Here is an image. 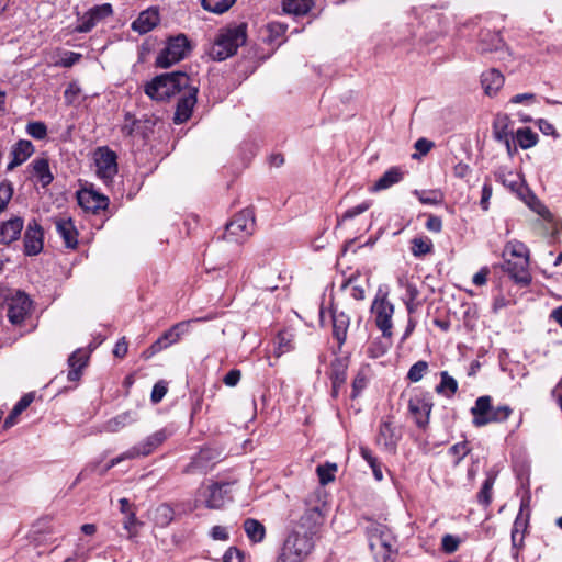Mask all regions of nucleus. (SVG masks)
Wrapping results in <instances>:
<instances>
[{"label":"nucleus","mask_w":562,"mask_h":562,"mask_svg":"<svg viewBox=\"0 0 562 562\" xmlns=\"http://www.w3.org/2000/svg\"><path fill=\"white\" fill-rule=\"evenodd\" d=\"M247 26L245 24L222 27L216 33L207 54L213 60L222 61L237 53L246 43Z\"/></svg>","instance_id":"nucleus-1"},{"label":"nucleus","mask_w":562,"mask_h":562,"mask_svg":"<svg viewBox=\"0 0 562 562\" xmlns=\"http://www.w3.org/2000/svg\"><path fill=\"white\" fill-rule=\"evenodd\" d=\"M192 83L191 78L181 71L156 76L145 86V93L156 101H166L182 93Z\"/></svg>","instance_id":"nucleus-2"},{"label":"nucleus","mask_w":562,"mask_h":562,"mask_svg":"<svg viewBox=\"0 0 562 562\" xmlns=\"http://www.w3.org/2000/svg\"><path fill=\"white\" fill-rule=\"evenodd\" d=\"M364 531L375 562H394L395 540L390 529L385 525L368 520Z\"/></svg>","instance_id":"nucleus-3"},{"label":"nucleus","mask_w":562,"mask_h":562,"mask_svg":"<svg viewBox=\"0 0 562 562\" xmlns=\"http://www.w3.org/2000/svg\"><path fill=\"white\" fill-rule=\"evenodd\" d=\"M314 549L312 536L290 530L274 562H303Z\"/></svg>","instance_id":"nucleus-4"},{"label":"nucleus","mask_w":562,"mask_h":562,"mask_svg":"<svg viewBox=\"0 0 562 562\" xmlns=\"http://www.w3.org/2000/svg\"><path fill=\"white\" fill-rule=\"evenodd\" d=\"M170 436V432H168L166 429H161L159 431L154 432L153 435L148 436L143 442L139 445L131 448L126 452L122 453L121 456L113 458L109 461V463L100 471V474H105L110 469L117 465L120 462H122L125 459H133L138 457H146L150 454L155 449H157L168 437Z\"/></svg>","instance_id":"nucleus-5"},{"label":"nucleus","mask_w":562,"mask_h":562,"mask_svg":"<svg viewBox=\"0 0 562 562\" xmlns=\"http://www.w3.org/2000/svg\"><path fill=\"white\" fill-rule=\"evenodd\" d=\"M255 214L250 209H245L237 213L234 218L226 224L224 237L227 240L243 243L255 231Z\"/></svg>","instance_id":"nucleus-6"},{"label":"nucleus","mask_w":562,"mask_h":562,"mask_svg":"<svg viewBox=\"0 0 562 562\" xmlns=\"http://www.w3.org/2000/svg\"><path fill=\"white\" fill-rule=\"evenodd\" d=\"M190 49L189 41L186 35L179 34L170 37L166 47L158 54L156 65L160 68H168L182 60Z\"/></svg>","instance_id":"nucleus-7"},{"label":"nucleus","mask_w":562,"mask_h":562,"mask_svg":"<svg viewBox=\"0 0 562 562\" xmlns=\"http://www.w3.org/2000/svg\"><path fill=\"white\" fill-rule=\"evenodd\" d=\"M324 521V515L318 507H308L303 514L291 521L290 530L297 531V533L314 536L318 532Z\"/></svg>","instance_id":"nucleus-8"},{"label":"nucleus","mask_w":562,"mask_h":562,"mask_svg":"<svg viewBox=\"0 0 562 562\" xmlns=\"http://www.w3.org/2000/svg\"><path fill=\"white\" fill-rule=\"evenodd\" d=\"M372 313L375 316V324L382 331L383 337L391 339L392 337V316L394 314V305L387 301L386 296L375 297L372 304Z\"/></svg>","instance_id":"nucleus-9"},{"label":"nucleus","mask_w":562,"mask_h":562,"mask_svg":"<svg viewBox=\"0 0 562 562\" xmlns=\"http://www.w3.org/2000/svg\"><path fill=\"white\" fill-rule=\"evenodd\" d=\"M189 323L190 322H180L175 324L172 327L166 330L148 349H146L142 357L144 359H149L155 353L160 352L161 350L176 344L180 339L181 335L188 330Z\"/></svg>","instance_id":"nucleus-10"},{"label":"nucleus","mask_w":562,"mask_h":562,"mask_svg":"<svg viewBox=\"0 0 562 562\" xmlns=\"http://www.w3.org/2000/svg\"><path fill=\"white\" fill-rule=\"evenodd\" d=\"M116 154L108 147H100L94 154L97 175L105 183L117 173Z\"/></svg>","instance_id":"nucleus-11"},{"label":"nucleus","mask_w":562,"mask_h":562,"mask_svg":"<svg viewBox=\"0 0 562 562\" xmlns=\"http://www.w3.org/2000/svg\"><path fill=\"white\" fill-rule=\"evenodd\" d=\"M221 459V451L212 448L201 449L200 452L186 467L184 472L188 474H204L207 471L212 470Z\"/></svg>","instance_id":"nucleus-12"},{"label":"nucleus","mask_w":562,"mask_h":562,"mask_svg":"<svg viewBox=\"0 0 562 562\" xmlns=\"http://www.w3.org/2000/svg\"><path fill=\"white\" fill-rule=\"evenodd\" d=\"M8 318L14 324L19 325L24 322L31 311V300L23 292H15L8 299Z\"/></svg>","instance_id":"nucleus-13"},{"label":"nucleus","mask_w":562,"mask_h":562,"mask_svg":"<svg viewBox=\"0 0 562 562\" xmlns=\"http://www.w3.org/2000/svg\"><path fill=\"white\" fill-rule=\"evenodd\" d=\"M349 367V357L335 358L328 371V378L331 383V396L337 397L340 390L345 386L347 381V371Z\"/></svg>","instance_id":"nucleus-14"},{"label":"nucleus","mask_w":562,"mask_h":562,"mask_svg":"<svg viewBox=\"0 0 562 562\" xmlns=\"http://www.w3.org/2000/svg\"><path fill=\"white\" fill-rule=\"evenodd\" d=\"M78 204L87 212L98 213L109 205L108 196L99 193L93 188H83L77 192Z\"/></svg>","instance_id":"nucleus-15"},{"label":"nucleus","mask_w":562,"mask_h":562,"mask_svg":"<svg viewBox=\"0 0 562 562\" xmlns=\"http://www.w3.org/2000/svg\"><path fill=\"white\" fill-rule=\"evenodd\" d=\"M228 483H212L200 491L207 508H221L228 499Z\"/></svg>","instance_id":"nucleus-16"},{"label":"nucleus","mask_w":562,"mask_h":562,"mask_svg":"<svg viewBox=\"0 0 562 562\" xmlns=\"http://www.w3.org/2000/svg\"><path fill=\"white\" fill-rule=\"evenodd\" d=\"M180 94L181 98L177 103L173 116V122L176 124L184 123L190 119L192 110L196 103L198 88L191 83L189 88H186V90Z\"/></svg>","instance_id":"nucleus-17"},{"label":"nucleus","mask_w":562,"mask_h":562,"mask_svg":"<svg viewBox=\"0 0 562 562\" xmlns=\"http://www.w3.org/2000/svg\"><path fill=\"white\" fill-rule=\"evenodd\" d=\"M44 233L36 220L29 222L24 233V254L26 256L38 255L43 249Z\"/></svg>","instance_id":"nucleus-18"},{"label":"nucleus","mask_w":562,"mask_h":562,"mask_svg":"<svg viewBox=\"0 0 562 562\" xmlns=\"http://www.w3.org/2000/svg\"><path fill=\"white\" fill-rule=\"evenodd\" d=\"M503 270L518 284L524 286L530 284L531 274L529 272V260L527 259H506L502 266Z\"/></svg>","instance_id":"nucleus-19"},{"label":"nucleus","mask_w":562,"mask_h":562,"mask_svg":"<svg viewBox=\"0 0 562 562\" xmlns=\"http://www.w3.org/2000/svg\"><path fill=\"white\" fill-rule=\"evenodd\" d=\"M23 227L24 221L20 216L2 222L0 224V244L8 246L16 241L21 237Z\"/></svg>","instance_id":"nucleus-20"},{"label":"nucleus","mask_w":562,"mask_h":562,"mask_svg":"<svg viewBox=\"0 0 562 562\" xmlns=\"http://www.w3.org/2000/svg\"><path fill=\"white\" fill-rule=\"evenodd\" d=\"M55 226L65 246L75 249L78 245V232L72 220L70 217H58L55 220Z\"/></svg>","instance_id":"nucleus-21"},{"label":"nucleus","mask_w":562,"mask_h":562,"mask_svg":"<svg viewBox=\"0 0 562 562\" xmlns=\"http://www.w3.org/2000/svg\"><path fill=\"white\" fill-rule=\"evenodd\" d=\"M402 437V427L400 424H381L376 438L379 445L387 450L395 448Z\"/></svg>","instance_id":"nucleus-22"},{"label":"nucleus","mask_w":562,"mask_h":562,"mask_svg":"<svg viewBox=\"0 0 562 562\" xmlns=\"http://www.w3.org/2000/svg\"><path fill=\"white\" fill-rule=\"evenodd\" d=\"M333 318V336L338 342V348L345 344L347 338V331L350 325V317L342 311H338L337 308H333L331 311Z\"/></svg>","instance_id":"nucleus-23"},{"label":"nucleus","mask_w":562,"mask_h":562,"mask_svg":"<svg viewBox=\"0 0 562 562\" xmlns=\"http://www.w3.org/2000/svg\"><path fill=\"white\" fill-rule=\"evenodd\" d=\"M34 153V146L30 140L21 139L15 143L11 149L12 159L8 164L7 169L13 170L18 166L22 165L27 160L29 157Z\"/></svg>","instance_id":"nucleus-24"},{"label":"nucleus","mask_w":562,"mask_h":562,"mask_svg":"<svg viewBox=\"0 0 562 562\" xmlns=\"http://www.w3.org/2000/svg\"><path fill=\"white\" fill-rule=\"evenodd\" d=\"M493 136L497 142H507L515 136L513 121L507 114H497L493 121Z\"/></svg>","instance_id":"nucleus-25"},{"label":"nucleus","mask_w":562,"mask_h":562,"mask_svg":"<svg viewBox=\"0 0 562 562\" xmlns=\"http://www.w3.org/2000/svg\"><path fill=\"white\" fill-rule=\"evenodd\" d=\"M159 23V13L156 9H147L139 13L137 19L132 23V30L146 34Z\"/></svg>","instance_id":"nucleus-26"},{"label":"nucleus","mask_w":562,"mask_h":562,"mask_svg":"<svg viewBox=\"0 0 562 562\" xmlns=\"http://www.w3.org/2000/svg\"><path fill=\"white\" fill-rule=\"evenodd\" d=\"M408 408L417 422H419L422 418H429L432 403L429 395L417 394L411 397L408 402Z\"/></svg>","instance_id":"nucleus-27"},{"label":"nucleus","mask_w":562,"mask_h":562,"mask_svg":"<svg viewBox=\"0 0 562 562\" xmlns=\"http://www.w3.org/2000/svg\"><path fill=\"white\" fill-rule=\"evenodd\" d=\"M504 76L495 68H491L481 75V85L484 92L492 97L495 95L504 85Z\"/></svg>","instance_id":"nucleus-28"},{"label":"nucleus","mask_w":562,"mask_h":562,"mask_svg":"<svg viewBox=\"0 0 562 562\" xmlns=\"http://www.w3.org/2000/svg\"><path fill=\"white\" fill-rule=\"evenodd\" d=\"M89 359V353L83 349H77L68 358L70 370L67 379L71 382L78 381L81 375V370L86 367Z\"/></svg>","instance_id":"nucleus-29"},{"label":"nucleus","mask_w":562,"mask_h":562,"mask_svg":"<svg viewBox=\"0 0 562 562\" xmlns=\"http://www.w3.org/2000/svg\"><path fill=\"white\" fill-rule=\"evenodd\" d=\"M29 168L32 171V175L37 179V181L42 184L43 188L47 187L54 180V176L49 168V162L46 158H36L34 159Z\"/></svg>","instance_id":"nucleus-30"},{"label":"nucleus","mask_w":562,"mask_h":562,"mask_svg":"<svg viewBox=\"0 0 562 562\" xmlns=\"http://www.w3.org/2000/svg\"><path fill=\"white\" fill-rule=\"evenodd\" d=\"M403 176L404 173L398 167H392L379 178V180L372 187L371 191L378 192L386 190L398 183L403 179Z\"/></svg>","instance_id":"nucleus-31"},{"label":"nucleus","mask_w":562,"mask_h":562,"mask_svg":"<svg viewBox=\"0 0 562 562\" xmlns=\"http://www.w3.org/2000/svg\"><path fill=\"white\" fill-rule=\"evenodd\" d=\"M245 533L248 539L254 543H260L266 538V528L265 526L255 518H247L243 524Z\"/></svg>","instance_id":"nucleus-32"},{"label":"nucleus","mask_w":562,"mask_h":562,"mask_svg":"<svg viewBox=\"0 0 562 562\" xmlns=\"http://www.w3.org/2000/svg\"><path fill=\"white\" fill-rule=\"evenodd\" d=\"M435 391L437 394L450 398L458 391V382L447 371H441L440 383L436 385Z\"/></svg>","instance_id":"nucleus-33"},{"label":"nucleus","mask_w":562,"mask_h":562,"mask_svg":"<svg viewBox=\"0 0 562 562\" xmlns=\"http://www.w3.org/2000/svg\"><path fill=\"white\" fill-rule=\"evenodd\" d=\"M175 517L172 507L168 504L158 505L151 513V519L158 527H167Z\"/></svg>","instance_id":"nucleus-34"},{"label":"nucleus","mask_w":562,"mask_h":562,"mask_svg":"<svg viewBox=\"0 0 562 562\" xmlns=\"http://www.w3.org/2000/svg\"><path fill=\"white\" fill-rule=\"evenodd\" d=\"M413 194L419 200L420 203L427 205H439L445 200V194L439 189L414 190Z\"/></svg>","instance_id":"nucleus-35"},{"label":"nucleus","mask_w":562,"mask_h":562,"mask_svg":"<svg viewBox=\"0 0 562 562\" xmlns=\"http://www.w3.org/2000/svg\"><path fill=\"white\" fill-rule=\"evenodd\" d=\"M514 138L517 140V144L522 149H528L533 147L538 142V135L529 127H521L515 132Z\"/></svg>","instance_id":"nucleus-36"},{"label":"nucleus","mask_w":562,"mask_h":562,"mask_svg":"<svg viewBox=\"0 0 562 562\" xmlns=\"http://www.w3.org/2000/svg\"><path fill=\"white\" fill-rule=\"evenodd\" d=\"M370 380V368L368 366L361 367L353 381H352V393L351 396L357 397L368 385Z\"/></svg>","instance_id":"nucleus-37"},{"label":"nucleus","mask_w":562,"mask_h":562,"mask_svg":"<svg viewBox=\"0 0 562 562\" xmlns=\"http://www.w3.org/2000/svg\"><path fill=\"white\" fill-rule=\"evenodd\" d=\"M504 46L503 40L496 33H485L481 37V50L487 52H499Z\"/></svg>","instance_id":"nucleus-38"},{"label":"nucleus","mask_w":562,"mask_h":562,"mask_svg":"<svg viewBox=\"0 0 562 562\" xmlns=\"http://www.w3.org/2000/svg\"><path fill=\"white\" fill-rule=\"evenodd\" d=\"M418 295L419 291L414 282L406 284L405 294L403 295L402 300L406 305L407 312L409 314L415 313L420 305V303L417 302Z\"/></svg>","instance_id":"nucleus-39"},{"label":"nucleus","mask_w":562,"mask_h":562,"mask_svg":"<svg viewBox=\"0 0 562 562\" xmlns=\"http://www.w3.org/2000/svg\"><path fill=\"white\" fill-rule=\"evenodd\" d=\"M312 7V0H284L283 10L294 15L306 14Z\"/></svg>","instance_id":"nucleus-40"},{"label":"nucleus","mask_w":562,"mask_h":562,"mask_svg":"<svg viewBox=\"0 0 562 562\" xmlns=\"http://www.w3.org/2000/svg\"><path fill=\"white\" fill-rule=\"evenodd\" d=\"M142 122L131 113H126L124 116V123L122 124L121 132L124 136L131 137L143 134L140 131Z\"/></svg>","instance_id":"nucleus-41"},{"label":"nucleus","mask_w":562,"mask_h":562,"mask_svg":"<svg viewBox=\"0 0 562 562\" xmlns=\"http://www.w3.org/2000/svg\"><path fill=\"white\" fill-rule=\"evenodd\" d=\"M492 398L488 395L480 396L475 401V405L471 408L475 422H480V418L484 417L487 413L492 412Z\"/></svg>","instance_id":"nucleus-42"},{"label":"nucleus","mask_w":562,"mask_h":562,"mask_svg":"<svg viewBox=\"0 0 562 562\" xmlns=\"http://www.w3.org/2000/svg\"><path fill=\"white\" fill-rule=\"evenodd\" d=\"M505 255H509V259H527L529 260V250L527 246L520 241L513 240L507 243Z\"/></svg>","instance_id":"nucleus-43"},{"label":"nucleus","mask_w":562,"mask_h":562,"mask_svg":"<svg viewBox=\"0 0 562 562\" xmlns=\"http://www.w3.org/2000/svg\"><path fill=\"white\" fill-rule=\"evenodd\" d=\"M235 2L236 0H202L201 3L204 10L212 13L222 14L226 12Z\"/></svg>","instance_id":"nucleus-44"},{"label":"nucleus","mask_w":562,"mask_h":562,"mask_svg":"<svg viewBox=\"0 0 562 562\" xmlns=\"http://www.w3.org/2000/svg\"><path fill=\"white\" fill-rule=\"evenodd\" d=\"M34 397L35 394L32 392L23 395L21 400L14 405L4 422H14V419L18 418L19 415L31 405V403L34 401Z\"/></svg>","instance_id":"nucleus-45"},{"label":"nucleus","mask_w":562,"mask_h":562,"mask_svg":"<svg viewBox=\"0 0 562 562\" xmlns=\"http://www.w3.org/2000/svg\"><path fill=\"white\" fill-rule=\"evenodd\" d=\"M412 254L415 257L425 256L432 250V243L428 238H414L411 247Z\"/></svg>","instance_id":"nucleus-46"},{"label":"nucleus","mask_w":562,"mask_h":562,"mask_svg":"<svg viewBox=\"0 0 562 562\" xmlns=\"http://www.w3.org/2000/svg\"><path fill=\"white\" fill-rule=\"evenodd\" d=\"M427 370L428 363L424 360H419L409 368L407 372V379L413 383L419 382Z\"/></svg>","instance_id":"nucleus-47"},{"label":"nucleus","mask_w":562,"mask_h":562,"mask_svg":"<svg viewBox=\"0 0 562 562\" xmlns=\"http://www.w3.org/2000/svg\"><path fill=\"white\" fill-rule=\"evenodd\" d=\"M469 452L470 448L465 441L453 445L448 451V453L452 457V463L454 467H457Z\"/></svg>","instance_id":"nucleus-48"},{"label":"nucleus","mask_w":562,"mask_h":562,"mask_svg":"<svg viewBox=\"0 0 562 562\" xmlns=\"http://www.w3.org/2000/svg\"><path fill=\"white\" fill-rule=\"evenodd\" d=\"M26 133L35 139H44L47 136V126L41 121L30 122L26 125Z\"/></svg>","instance_id":"nucleus-49"},{"label":"nucleus","mask_w":562,"mask_h":562,"mask_svg":"<svg viewBox=\"0 0 562 562\" xmlns=\"http://www.w3.org/2000/svg\"><path fill=\"white\" fill-rule=\"evenodd\" d=\"M370 206H371L370 201H363L362 203L348 209L347 211H345L341 214V216L338 220V223L351 220V218L364 213L366 211H368L370 209Z\"/></svg>","instance_id":"nucleus-50"},{"label":"nucleus","mask_w":562,"mask_h":562,"mask_svg":"<svg viewBox=\"0 0 562 562\" xmlns=\"http://www.w3.org/2000/svg\"><path fill=\"white\" fill-rule=\"evenodd\" d=\"M495 479L493 476H488L483 485L481 491L477 494V499L483 505H488L492 501V490L494 486Z\"/></svg>","instance_id":"nucleus-51"},{"label":"nucleus","mask_w":562,"mask_h":562,"mask_svg":"<svg viewBox=\"0 0 562 562\" xmlns=\"http://www.w3.org/2000/svg\"><path fill=\"white\" fill-rule=\"evenodd\" d=\"M513 409L508 405H498L492 408L488 419L483 422H503L512 416Z\"/></svg>","instance_id":"nucleus-52"},{"label":"nucleus","mask_w":562,"mask_h":562,"mask_svg":"<svg viewBox=\"0 0 562 562\" xmlns=\"http://www.w3.org/2000/svg\"><path fill=\"white\" fill-rule=\"evenodd\" d=\"M461 543V539L457 536L447 533L441 539V550L445 553H454Z\"/></svg>","instance_id":"nucleus-53"},{"label":"nucleus","mask_w":562,"mask_h":562,"mask_svg":"<svg viewBox=\"0 0 562 562\" xmlns=\"http://www.w3.org/2000/svg\"><path fill=\"white\" fill-rule=\"evenodd\" d=\"M528 206L544 220H551V213L548 207L538 200L535 195L529 196L527 201Z\"/></svg>","instance_id":"nucleus-54"},{"label":"nucleus","mask_w":562,"mask_h":562,"mask_svg":"<svg viewBox=\"0 0 562 562\" xmlns=\"http://www.w3.org/2000/svg\"><path fill=\"white\" fill-rule=\"evenodd\" d=\"M317 474L319 477V482L325 485L335 479V472L337 471L336 464H327V465H318Z\"/></svg>","instance_id":"nucleus-55"},{"label":"nucleus","mask_w":562,"mask_h":562,"mask_svg":"<svg viewBox=\"0 0 562 562\" xmlns=\"http://www.w3.org/2000/svg\"><path fill=\"white\" fill-rule=\"evenodd\" d=\"M90 548L79 542L71 557H68L64 562H86L89 558Z\"/></svg>","instance_id":"nucleus-56"},{"label":"nucleus","mask_w":562,"mask_h":562,"mask_svg":"<svg viewBox=\"0 0 562 562\" xmlns=\"http://www.w3.org/2000/svg\"><path fill=\"white\" fill-rule=\"evenodd\" d=\"M88 13H90L92 15L94 21L100 22L104 18L112 15L113 9L110 3H103L101 5L93 7L92 9H90L88 11Z\"/></svg>","instance_id":"nucleus-57"},{"label":"nucleus","mask_w":562,"mask_h":562,"mask_svg":"<svg viewBox=\"0 0 562 562\" xmlns=\"http://www.w3.org/2000/svg\"><path fill=\"white\" fill-rule=\"evenodd\" d=\"M13 194V187L10 182L0 183V213L5 209Z\"/></svg>","instance_id":"nucleus-58"},{"label":"nucleus","mask_w":562,"mask_h":562,"mask_svg":"<svg viewBox=\"0 0 562 562\" xmlns=\"http://www.w3.org/2000/svg\"><path fill=\"white\" fill-rule=\"evenodd\" d=\"M391 347V342L383 344L382 341H373L369 347V355L372 358H379L386 353L389 348Z\"/></svg>","instance_id":"nucleus-59"},{"label":"nucleus","mask_w":562,"mask_h":562,"mask_svg":"<svg viewBox=\"0 0 562 562\" xmlns=\"http://www.w3.org/2000/svg\"><path fill=\"white\" fill-rule=\"evenodd\" d=\"M167 390H168L167 385L164 381L157 382L154 385L153 391H151V395H150L151 402L159 403L166 395Z\"/></svg>","instance_id":"nucleus-60"},{"label":"nucleus","mask_w":562,"mask_h":562,"mask_svg":"<svg viewBox=\"0 0 562 562\" xmlns=\"http://www.w3.org/2000/svg\"><path fill=\"white\" fill-rule=\"evenodd\" d=\"M240 378H241L240 370L233 369L225 374V376L223 378V382L225 383V385L233 387L238 384V382L240 381Z\"/></svg>","instance_id":"nucleus-61"},{"label":"nucleus","mask_w":562,"mask_h":562,"mask_svg":"<svg viewBox=\"0 0 562 562\" xmlns=\"http://www.w3.org/2000/svg\"><path fill=\"white\" fill-rule=\"evenodd\" d=\"M425 226L429 232L440 233L442 229V221L437 215H429Z\"/></svg>","instance_id":"nucleus-62"},{"label":"nucleus","mask_w":562,"mask_h":562,"mask_svg":"<svg viewBox=\"0 0 562 562\" xmlns=\"http://www.w3.org/2000/svg\"><path fill=\"white\" fill-rule=\"evenodd\" d=\"M97 21H94V19L92 18V15L90 13H86L83 16H82V20H81V23L80 25L78 26V31L79 32H89L91 31L95 25H97Z\"/></svg>","instance_id":"nucleus-63"},{"label":"nucleus","mask_w":562,"mask_h":562,"mask_svg":"<svg viewBox=\"0 0 562 562\" xmlns=\"http://www.w3.org/2000/svg\"><path fill=\"white\" fill-rule=\"evenodd\" d=\"M223 562H243L241 552L234 547L229 548L223 557Z\"/></svg>","instance_id":"nucleus-64"}]
</instances>
